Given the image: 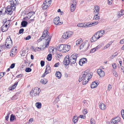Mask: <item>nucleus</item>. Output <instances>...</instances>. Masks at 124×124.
I'll return each mask as SVG.
<instances>
[{"label":"nucleus","mask_w":124,"mask_h":124,"mask_svg":"<svg viewBox=\"0 0 124 124\" xmlns=\"http://www.w3.org/2000/svg\"><path fill=\"white\" fill-rule=\"evenodd\" d=\"M79 117L83 119H85V115H80V116H79Z\"/></svg>","instance_id":"obj_55"},{"label":"nucleus","mask_w":124,"mask_h":124,"mask_svg":"<svg viewBox=\"0 0 124 124\" xmlns=\"http://www.w3.org/2000/svg\"><path fill=\"white\" fill-rule=\"evenodd\" d=\"M35 106L38 108H40L41 107V104L40 102H37L35 104Z\"/></svg>","instance_id":"obj_24"},{"label":"nucleus","mask_w":124,"mask_h":124,"mask_svg":"<svg viewBox=\"0 0 124 124\" xmlns=\"http://www.w3.org/2000/svg\"><path fill=\"white\" fill-rule=\"evenodd\" d=\"M85 43H83L79 47V48L80 49H82L84 47V46L85 45Z\"/></svg>","instance_id":"obj_39"},{"label":"nucleus","mask_w":124,"mask_h":124,"mask_svg":"<svg viewBox=\"0 0 124 124\" xmlns=\"http://www.w3.org/2000/svg\"><path fill=\"white\" fill-rule=\"evenodd\" d=\"M123 14H122L121 11L119 12L117 14V16L118 18H120Z\"/></svg>","instance_id":"obj_42"},{"label":"nucleus","mask_w":124,"mask_h":124,"mask_svg":"<svg viewBox=\"0 0 124 124\" xmlns=\"http://www.w3.org/2000/svg\"><path fill=\"white\" fill-rule=\"evenodd\" d=\"M95 15L94 16L93 18L94 19L96 20H99L100 19V17L98 15V14L95 13Z\"/></svg>","instance_id":"obj_28"},{"label":"nucleus","mask_w":124,"mask_h":124,"mask_svg":"<svg viewBox=\"0 0 124 124\" xmlns=\"http://www.w3.org/2000/svg\"><path fill=\"white\" fill-rule=\"evenodd\" d=\"M23 74H20L17 75L16 76V77L17 78H21L23 76Z\"/></svg>","instance_id":"obj_61"},{"label":"nucleus","mask_w":124,"mask_h":124,"mask_svg":"<svg viewBox=\"0 0 124 124\" xmlns=\"http://www.w3.org/2000/svg\"><path fill=\"white\" fill-rule=\"evenodd\" d=\"M78 117H77V116H74L72 119L73 122L75 124L78 121Z\"/></svg>","instance_id":"obj_30"},{"label":"nucleus","mask_w":124,"mask_h":124,"mask_svg":"<svg viewBox=\"0 0 124 124\" xmlns=\"http://www.w3.org/2000/svg\"><path fill=\"white\" fill-rule=\"evenodd\" d=\"M112 88L111 85L110 84H109L108 86V90L110 91Z\"/></svg>","instance_id":"obj_59"},{"label":"nucleus","mask_w":124,"mask_h":124,"mask_svg":"<svg viewBox=\"0 0 124 124\" xmlns=\"http://www.w3.org/2000/svg\"><path fill=\"white\" fill-rule=\"evenodd\" d=\"M90 104V102L88 101H87V102H86L85 104H84V106L85 108H87L89 107V104Z\"/></svg>","instance_id":"obj_29"},{"label":"nucleus","mask_w":124,"mask_h":124,"mask_svg":"<svg viewBox=\"0 0 124 124\" xmlns=\"http://www.w3.org/2000/svg\"><path fill=\"white\" fill-rule=\"evenodd\" d=\"M83 112L84 114H86L87 113V110L85 108H84L83 110Z\"/></svg>","instance_id":"obj_51"},{"label":"nucleus","mask_w":124,"mask_h":124,"mask_svg":"<svg viewBox=\"0 0 124 124\" xmlns=\"http://www.w3.org/2000/svg\"><path fill=\"white\" fill-rule=\"evenodd\" d=\"M17 96L15 95H14L12 98H11V100L12 101H15L16 100L18 99Z\"/></svg>","instance_id":"obj_32"},{"label":"nucleus","mask_w":124,"mask_h":124,"mask_svg":"<svg viewBox=\"0 0 124 124\" xmlns=\"http://www.w3.org/2000/svg\"><path fill=\"white\" fill-rule=\"evenodd\" d=\"M48 34V31L47 30H45L43 32L42 35L44 37V38H46V36Z\"/></svg>","instance_id":"obj_20"},{"label":"nucleus","mask_w":124,"mask_h":124,"mask_svg":"<svg viewBox=\"0 0 124 124\" xmlns=\"http://www.w3.org/2000/svg\"><path fill=\"white\" fill-rule=\"evenodd\" d=\"M96 50L95 48H94L92 49L90 51V52L91 53H92L94 52Z\"/></svg>","instance_id":"obj_49"},{"label":"nucleus","mask_w":124,"mask_h":124,"mask_svg":"<svg viewBox=\"0 0 124 124\" xmlns=\"http://www.w3.org/2000/svg\"><path fill=\"white\" fill-rule=\"evenodd\" d=\"M49 6H48V5H44L43 6H42V8L44 9H46L48 8Z\"/></svg>","instance_id":"obj_47"},{"label":"nucleus","mask_w":124,"mask_h":124,"mask_svg":"<svg viewBox=\"0 0 124 124\" xmlns=\"http://www.w3.org/2000/svg\"><path fill=\"white\" fill-rule=\"evenodd\" d=\"M60 63L59 62H57L55 63L54 65V66L55 67H57L59 65Z\"/></svg>","instance_id":"obj_60"},{"label":"nucleus","mask_w":124,"mask_h":124,"mask_svg":"<svg viewBox=\"0 0 124 124\" xmlns=\"http://www.w3.org/2000/svg\"><path fill=\"white\" fill-rule=\"evenodd\" d=\"M118 54V53L117 52H116L114 53L112 55H111V58L113 59Z\"/></svg>","instance_id":"obj_37"},{"label":"nucleus","mask_w":124,"mask_h":124,"mask_svg":"<svg viewBox=\"0 0 124 124\" xmlns=\"http://www.w3.org/2000/svg\"><path fill=\"white\" fill-rule=\"evenodd\" d=\"M45 71H46V72L49 73L51 72V67L48 64H47L46 66V68Z\"/></svg>","instance_id":"obj_17"},{"label":"nucleus","mask_w":124,"mask_h":124,"mask_svg":"<svg viewBox=\"0 0 124 124\" xmlns=\"http://www.w3.org/2000/svg\"><path fill=\"white\" fill-rule=\"evenodd\" d=\"M98 23V22L97 21L94 22H92V23L91 22H89L86 23L85 24V23H84V25L86 26V27H91L97 24Z\"/></svg>","instance_id":"obj_9"},{"label":"nucleus","mask_w":124,"mask_h":124,"mask_svg":"<svg viewBox=\"0 0 124 124\" xmlns=\"http://www.w3.org/2000/svg\"><path fill=\"white\" fill-rule=\"evenodd\" d=\"M87 75L88 76H85L84 79L83 80V85H86L92 77V75L91 73H88L87 72Z\"/></svg>","instance_id":"obj_5"},{"label":"nucleus","mask_w":124,"mask_h":124,"mask_svg":"<svg viewBox=\"0 0 124 124\" xmlns=\"http://www.w3.org/2000/svg\"><path fill=\"white\" fill-rule=\"evenodd\" d=\"M12 45V41L10 36L8 37L5 42V46L8 48H10Z\"/></svg>","instance_id":"obj_4"},{"label":"nucleus","mask_w":124,"mask_h":124,"mask_svg":"<svg viewBox=\"0 0 124 124\" xmlns=\"http://www.w3.org/2000/svg\"><path fill=\"white\" fill-rule=\"evenodd\" d=\"M64 48L63 50V52L65 53L69 51L70 48V46L69 45L67 44L64 45Z\"/></svg>","instance_id":"obj_14"},{"label":"nucleus","mask_w":124,"mask_h":124,"mask_svg":"<svg viewBox=\"0 0 124 124\" xmlns=\"http://www.w3.org/2000/svg\"><path fill=\"white\" fill-rule=\"evenodd\" d=\"M15 116L13 114H12L10 118V122H12L14 120Z\"/></svg>","instance_id":"obj_31"},{"label":"nucleus","mask_w":124,"mask_h":124,"mask_svg":"<svg viewBox=\"0 0 124 124\" xmlns=\"http://www.w3.org/2000/svg\"><path fill=\"white\" fill-rule=\"evenodd\" d=\"M99 106L100 108L102 110H104L106 108V105L103 103H101Z\"/></svg>","instance_id":"obj_19"},{"label":"nucleus","mask_w":124,"mask_h":124,"mask_svg":"<svg viewBox=\"0 0 124 124\" xmlns=\"http://www.w3.org/2000/svg\"><path fill=\"white\" fill-rule=\"evenodd\" d=\"M71 32L67 31L64 32L62 35V37L64 39H67L69 38L72 35Z\"/></svg>","instance_id":"obj_7"},{"label":"nucleus","mask_w":124,"mask_h":124,"mask_svg":"<svg viewBox=\"0 0 124 124\" xmlns=\"http://www.w3.org/2000/svg\"><path fill=\"white\" fill-rule=\"evenodd\" d=\"M18 83V82L17 81L16 82L14 85H13V87H14L15 88H16Z\"/></svg>","instance_id":"obj_57"},{"label":"nucleus","mask_w":124,"mask_h":124,"mask_svg":"<svg viewBox=\"0 0 124 124\" xmlns=\"http://www.w3.org/2000/svg\"><path fill=\"white\" fill-rule=\"evenodd\" d=\"M28 24V22L25 21H23L21 23V25L22 27H25Z\"/></svg>","instance_id":"obj_18"},{"label":"nucleus","mask_w":124,"mask_h":124,"mask_svg":"<svg viewBox=\"0 0 124 124\" xmlns=\"http://www.w3.org/2000/svg\"><path fill=\"white\" fill-rule=\"evenodd\" d=\"M60 96V95H59L54 100V101L56 102V103H57L59 101V98Z\"/></svg>","instance_id":"obj_44"},{"label":"nucleus","mask_w":124,"mask_h":124,"mask_svg":"<svg viewBox=\"0 0 124 124\" xmlns=\"http://www.w3.org/2000/svg\"><path fill=\"white\" fill-rule=\"evenodd\" d=\"M114 75L116 77H117L118 76V75L117 74V73L116 72V71H114V72L113 73Z\"/></svg>","instance_id":"obj_64"},{"label":"nucleus","mask_w":124,"mask_h":124,"mask_svg":"<svg viewBox=\"0 0 124 124\" xmlns=\"http://www.w3.org/2000/svg\"><path fill=\"white\" fill-rule=\"evenodd\" d=\"M24 31V29L23 28H21L19 30V34H21Z\"/></svg>","instance_id":"obj_48"},{"label":"nucleus","mask_w":124,"mask_h":124,"mask_svg":"<svg viewBox=\"0 0 124 124\" xmlns=\"http://www.w3.org/2000/svg\"><path fill=\"white\" fill-rule=\"evenodd\" d=\"M72 56H71L70 57L69 55H67L65 56L63 61V62L65 65L67 66L70 63V64L72 65L76 62V60L73 58V57Z\"/></svg>","instance_id":"obj_2"},{"label":"nucleus","mask_w":124,"mask_h":124,"mask_svg":"<svg viewBox=\"0 0 124 124\" xmlns=\"http://www.w3.org/2000/svg\"><path fill=\"white\" fill-rule=\"evenodd\" d=\"M31 69L29 67L26 68L25 70V71L26 72H29L31 71Z\"/></svg>","instance_id":"obj_38"},{"label":"nucleus","mask_w":124,"mask_h":124,"mask_svg":"<svg viewBox=\"0 0 124 124\" xmlns=\"http://www.w3.org/2000/svg\"><path fill=\"white\" fill-rule=\"evenodd\" d=\"M97 72L101 77H103L105 75L104 72L101 69H98L97 71Z\"/></svg>","instance_id":"obj_13"},{"label":"nucleus","mask_w":124,"mask_h":124,"mask_svg":"<svg viewBox=\"0 0 124 124\" xmlns=\"http://www.w3.org/2000/svg\"><path fill=\"white\" fill-rule=\"evenodd\" d=\"M60 18L59 17H56L54 19V23L56 25H60L63 23V22H59Z\"/></svg>","instance_id":"obj_8"},{"label":"nucleus","mask_w":124,"mask_h":124,"mask_svg":"<svg viewBox=\"0 0 124 124\" xmlns=\"http://www.w3.org/2000/svg\"><path fill=\"white\" fill-rule=\"evenodd\" d=\"M48 73L46 72V71H45V72L43 74L42 76H41V78H44L45 76V75L47 74H48Z\"/></svg>","instance_id":"obj_54"},{"label":"nucleus","mask_w":124,"mask_h":124,"mask_svg":"<svg viewBox=\"0 0 124 124\" xmlns=\"http://www.w3.org/2000/svg\"><path fill=\"white\" fill-rule=\"evenodd\" d=\"M44 36L42 35V36L39 39L37 40V41L39 42L41 41L43 39L45 38H44Z\"/></svg>","instance_id":"obj_43"},{"label":"nucleus","mask_w":124,"mask_h":124,"mask_svg":"<svg viewBox=\"0 0 124 124\" xmlns=\"http://www.w3.org/2000/svg\"><path fill=\"white\" fill-rule=\"evenodd\" d=\"M35 14V12L33 11L30 12L27 14V15L31 17L33 14Z\"/></svg>","instance_id":"obj_35"},{"label":"nucleus","mask_w":124,"mask_h":124,"mask_svg":"<svg viewBox=\"0 0 124 124\" xmlns=\"http://www.w3.org/2000/svg\"><path fill=\"white\" fill-rule=\"evenodd\" d=\"M71 56H73L72 57H73V59L76 60L78 56V54H73Z\"/></svg>","instance_id":"obj_41"},{"label":"nucleus","mask_w":124,"mask_h":124,"mask_svg":"<svg viewBox=\"0 0 124 124\" xmlns=\"http://www.w3.org/2000/svg\"><path fill=\"white\" fill-rule=\"evenodd\" d=\"M105 33L104 30H101L97 32L92 37L91 39V42H93L101 37Z\"/></svg>","instance_id":"obj_3"},{"label":"nucleus","mask_w":124,"mask_h":124,"mask_svg":"<svg viewBox=\"0 0 124 124\" xmlns=\"http://www.w3.org/2000/svg\"><path fill=\"white\" fill-rule=\"evenodd\" d=\"M47 4H48L49 3V4H48V6H49L51 4L52 2L51 0H48V1H47Z\"/></svg>","instance_id":"obj_58"},{"label":"nucleus","mask_w":124,"mask_h":124,"mask_svg":"<svg viewBox=\"0 0 124 124\" xmlns=\"http://www.w3.org/2000/svg\"><path fill=\"white\" fill-rule=\"evenodd\" d=\"M116 120V122L117 123L119 122L120 120V118L119 117H116L114 118Z\"/></svg>","instance_id":"obj_40"},{"label":"nucleus","mask_w":124,"mask_h":124,"mask_svg":"<svg viewBox=\"0 0 124 124\" xmlns=\"http://www.w3.org/2000/svg\"><path fill=\"white\" fill-rule=\"evenodd\" d=\"M55 75L56 77H58V79H60L61 76L62 74L59 71L56 72Z\"/></svg>","instance_id":"obj_22"},{"label":"nucleus","mask_w":124,"mask_h":124,"mask_svg":"<svg viewBox=\"0 0 124 124\" xmlns=\"http://www.w3.org/2000/svg\"><path fill=\"white\" fill-rule=\"evenodd\" d=\"M99 82L96 81L93 82L91 85L90 86L92 88H94L97 87L99 84Z\"/></svg>","instance_id":"obj_12"},{"label":"nucleus","mask_w":124,"mask_h":124,"mask_svg":"<svg viewBox=\"0 0 124 124\" xmlns=\"http://www.w3.org/2000/svg\"><path fill=\"white\" fill-rule=\"evenodd\" d=\"M45 62L44 61H41L40 62V64L42 67L44 65Z\"/></svg>","instance_id":"obj_50"},{"label":"nucleus","mask_w":124,"mask_h":124,"mask_svg":"<svg viewBox=\"0 0 124 124\" xmlns=\"http://www.w3.org/2000/svg\"><path fill=\"white\" fill-rule=\"evenodd\" d=\"M121 115L124 120V110L122 109L121 111Z\"/></svg>","instance_id":"obj_45"},{"label":"nucleus","mask_w":124,"mask_h":124,"mask_svg":"<svg viewBox=\"0 0 124 124\" xmlns=\"http://www.w3.org/2000/svg\"><path fill=\"white\" fill-rule=\"evenodd\" d=\"M64 46V44L60 45L56 48V49H57L58 51H62V52H63Z\"/></svg>","instance_id":"obj_16"},{"label":"nucleus","mask_w":124,"mask_h":124,"mask_svg":"<svg viewBox=\"0 0 124 124\" xmlns=\"http://www.w3.org/2000/svg\"><path fill=\"white\" fill-rule=\"evenodd\" d=\"M31 38L30 35H28L27 37L24 38V39L26 40H28L30 39Z\"/></svg>","instance_id":"obj_56"},{"label":"nucleus","mask_w":124,"mask_h":124,"mask_svg":"<svg viewBox=\"0 0 124 124\" xmlns=\"http://www.w3.org/2000/svg\"><path fill=\"white\" fill-rule=\"evenodd\" d=\"M75 4H72L70 6V9L71 12H73L75 10Z\"/></svg>","instance_id":"obj_23"},{"label":"nucleus","mask_w":124,"mask_h":124,"mask_svg":"<svg viewBox=\"0 0 124 124\" xmlns=\"http://www.w3.org/2000/svg\"><path fill=\"white\" fill-rule=\"evenodd\" d=\"M77 26L79 27H86V26L84 25V23H79L77 25Z\"/></svg>","instance_id":"obj_33"},{"label":"nucleus","mask_w":124,"mask_h":124,"mask_svg":"<svg viewBox=\"0 0 124 124\" xmlns=\"http://www.w3.org/2000/svg\"><path fill=\"white\" fill-rule=\"evenodd\" d=\"M101 47L102 46L101 45H99L95 48L96 50H97V49H99L100 48H101Z\"/></svg>","instance_id":"obj_52"},{"label":"nucleus","mask_w":124,"mask_h":124,"mask_svg":"<svg viewBox=\"0 0 124 124\" xmlns=\"http://www.w3.org/2000/svg\"><path fill=\"white\" fill-rule=\"evenodd\" d=\"M52 55L51 54H49L47 57V59L49 61H51L52 59Z\"/></svg>","instance_id":"obj_25"},{"label":"nucleus","mask_w":124,"mask_h":124,"mask_svg":"<svg viewBox=\"0 0 124 124\" xmlns=\"http://www.w3.org/2000/svg\"><path fill=\"white\" fill-rule=\"evenodd\" d=\"M37 88H35L34 89H32L30 92V95L32 96H35L38 95L39 93V90H37Z\"/></svg>","instance_id":"obj_6"},{"label":"nucleus","mask_w":124,"mask_h":124,"mask_svg":"<svg viewBox=\"0 0 124 124\" xmlns=\"http://www.w3.org/2000/svg\"><path fill=\"white\" fill-rule=\"evenodd\" d=\"M100 8L98 6H96L95 8V10L94 12L95 13L99 14V9Z\"/></svg>","instance_id":"obj_21"},{"label":"nucleus","mask_w":124,"mask_h":124,"mask_svg":"<svg viewBox=\"0 0 124 124\" xmlns=\"http://www.w3.org/2000/svg\"><path fill=\"white\" fill-rule=\"evenodd\" d=\"M49 33L46 37V38H47V39H46V41L45 44L46 47H48V46L49 42L51 38V36H49Z\"/></svg>","instance_id":"obj_10"},{"label":"nucleus","mask_w":124,"mask_h":124,"mask_svg":"<svg viewBox=\"0 0 124 124\" xmlns=\"http://www.w3.org/2000/svg\"><path fill=\"white\" fill-rule=\"evenodd\" d=\"M80 61H81L83 64L85 63L87 61V59L85 58H83L81 59H80Z\"/></svg>","instance_id":"obj_34"},{"label":"nucleus","mask_w":124,"mask_h":124,"mask_svg":"<svg viewBox=\"0 0 124 124\" xmlns=\"http://www.w3.org/2000/svg\"><path fill=\"white\" fill-rule=\"evenodd\" d=\"M91 124H95V120L93 119H91L90 120Z\"/></svg>","instance_id":"obj_46"},{"label":"nucleus","mask_w":124,"mask_h":124,"mask_svg":"<svg viewBox=\"0 0 124 124\" xmlns=\"http://www.w3.org/2000/svg\"><path fill=\"white\" fill-rule=\"evenodd\" d=\"M15 64L14 63H13L11 65V66L10 67V68L11 69H13L15 67Z\"/></svg>","instance_id":"obj_53"},{"label":"nucleus","mask_w":124,"mask_h":124,"mask_svg":"<svg viewBox=\"0 0 124 124\" xmlns=\"http://www.w3.org/2000/svg\"><path fill=\"white\" fill-rule=\"evenodd\" d=\"M4 46V45H3L2 46H0V51H1L3 49V48Z\"/></svg>","instance_id":"obj_63"},{"label":"nucleus","mask_w":124,"mask_h":124,"mask_svg":"<svg viewBox=\"0 0 124 124\" xmlns=\"http://www.w3.org/2000/svg\"><path fill=\"white\" fill-rule=\"evenodd\" d=\"M47 82V80L46 79H42L40 81V82L44 84H46Z\"/></svg>","instance_id":"obj_26"},{"label":"nucleus","mask_w":124,"mask_h":124,"mask_svg":"<svg viewBox=\"0 0 124 124\" xmlns=\"http://www.w3.org/2000/svg\"><path fill=\"white\" fill-rule=\"evenodd\" d=\"M112 66L113 68L114 69H116V64L115 63H114V64H112Z\"/></svg>","instance_id":"obj_62"},{"label":"nucleus","mask_w":124,"mask_h":124,"mask_svg":"<svg viewBox=\"0 0 124 124\" xmlns=\"http://www.w3.org/2000/svg\"><path fill=\"white\" fill-rule=\"evenodd\" d=\"M83 41V40L81 38H80V39L77 40L76 41V44L77 45H79L80 43L82 42Z\"/></svg>","instance_id":"obj_27"},{"label":"nucleus","mask_w":124,"mask_h":124,"mask_svg":"<svg viewBox=\"0 0 124 124\" xmlns=\"http://www.w3.org/2000/svg\"><path fill=\"white\" fill-rule=\"evenodd\" d=\"M117 123V122H116L115 120V119L114 118V119H112L111 120L110 124H116Z\"/></svg>","instance_id":"obj_36"},{"label":"nucleus","mask_w":124,"mask_h":124,"mask_svg":"<svg viewBox=\"0 0 124 124\" xmlns=\"http://www.w3.org/2000/svg\"><path fill=\"white\" fill-rule=\"evenodd\" d=\"M18 0H12L10 1L11 5H8L6 8H3L2 10L5 9V13H7L8 14L11 15L13 11H14L16 8L15 6L17 5L18 4Z\"/></svg>","instance_id":"obj_1"},{"label":"nucleus","mask_w":124,"mask_h":124,"mask_svg":"<svg viewBox=\"0 0 124 124\" xmlns=\"http://www.w3.org/2000/svg\"><path fill=\"white\" fill-rule=\"evenodd\" d=\"M88 76L87 75V72H86V71H85L83 73H82L80 76L78 80L79 82H81L82 81V80L84 79L85 78V76Z\"/></svg>","instance_id":"obj_11"},{"label":"nucleus","mask_w":124,"mask_h":124,"mask_svg":"<svg viewBox=\"0 0 124 124\" xmlns=\"http://www.w3.org/2000/svg\"><path fill=\"white\" fill-rule=\"evenodd\" d=\"M8 25L6 24V25H3L1 27V30L2 32H4L7 31L8 29Z\"/></svg>","instance_id":"obj_15"}]
</instances>
